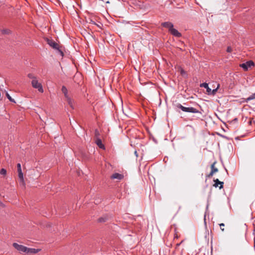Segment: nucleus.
<instances>
[{"label":"nucleus","mask_w":255,"mask_h":255,"mask_svg":"<svg viewBox=\"0 0 255 255\" xmlns=\"http://www.w3.org/2000/svg\"><path fill=\"white\" fill-rule=\"evenodd\" d=\"M200 87L206 89L207 93L208 95H210V93L211 92V89L209 87L208 84L207 83H203L201 84Z\"/></svg>","instance_id":"obj_13"},{"label":"nucleus","mask_w":255,"mask_h":255,"mask_svg":"<svg viewBox=\"0 0 255 255\" xmlns=\"http://www.w3.org/2000/svg\"><path fill=\"white\" fill-rule=\"evenodd\" d=\"M124 175L122 174H120V173H114L112 176H111V178L112 179H118V180H122V179L124 178Z\"/></svg>","instance_id":"obj_11"},{"label":"nucleus","mask_w":255,"mask_h":255,"mask_svg":"<svg viewBox=\"0 0 255 255\" xmlns=\"http://www.w3.org/2000/svg\"><path fill=\"white\" fill-rule=\"evenodd\" d=\"M134 154L136 155V157H137L138 155L136 151H134Z\"/></svg>","instance_id":"obj_28"},{"label":"nucleus","mask_w":255,"mask_h":255,"mask_svg":"<svg viewBox=\"0 0 255 255\" xmlns=\"http://www.w3.org/2000/svg\"><path fill=\"white\" fill-rule=\"evenodd\" d=\"M215 164H216V162H214L213 164H212L211 166V171L210 173L206 176L207 177L210 178V177H212L215 173L218 172V169H217V168L215 167Z\"/></svg>","instance_id":"obj_7"},{"label":"nucleus","mask_w":255,"mask_h":255,"mask_svg":"<svg viewBox=\"0 0 255 255\" xmlns=\"http://www.w3.org/2000/svg\"><path fill=\"white\" fill-rule=\"evenodd\" d=\"M66 101H67L68 104L69 105V106H70V107L72 109H74V101L71 99L70 97H68V98H66Z\"/></svg>","instance_id":"obj_14"},{"label":"nucleus","mask_w":255,"mask_h":255,"mask_svg":"<svg viewBox=\"0 0 255 255\" xmlns=\"http://www.w3.org/2000/svg\"><path fill=\"white\" fill-rule=\"evenodd\" d=\"M176 107L185 112L201 114V113L198 110L193 107H185L180 104H177Z\"/></svg>","instance_id":"obj_1"},{"label":"nucleus","mask_w":255,"mask_h":255,"mask_svg":"<svg viewBox=\"0 0 255 255\" xmlns=\"http://www.w3.org/2000/svg\"><path fill=\"white\" fill-rule=\"evenodd\" d=\"M232 51V49L230 46H228L227 48V52L230 53Z\"/></svg>","instance_id":"obj_24"},{"label":"nucleus","mask_w":255,"mask_h":255,"mask_svg":"<svg viewBox=\"0 0 255 255\" xmlns=\"http://www.w3.org/2000/svg\"><path fill=\"white\" fill-rule=\"evenodd\" d=\"M7 171L4 168H1L0 170V174L3 176H5L6 174Z\"/></svg>","instance_id":"obj_18"},{"label":"nucleus","mask_w":255,"mask_h":255,"mask_svg":"<svg viewBox=\"0 0 255 255\" xmlns=\"http://www.w3.org/2000/svg\"><path fill=\"white\" fill-rule=\"evenodd\" d=\"M47 44L50 46L51 47L55 49H57L58 50V52L60 53V55L63 56V52L59 49V45L54 41L47 39Z\"/></svg>","instance_id":"obj_4"},{"label":"nucleus","mask_w":255,"mask_h":255,"mask_svg":"<svg viewBox=\"0 0 255 255\" xmlns=\"http://www.w3.org/2000/svg\"><path fill=\"white\" fill-rule=\"evenodd\" d=\"M13 247L16 249L19 253H25L26 252L27 247L19 245L17 243H14L12 244Z\"/></svg>","instance_id":"obj_6"},{"label":"nucleus","mask_w":255,"mask_h":255,"mask_svg":"<svg viewBox=\"0 0 255 255\" xmlns=\"http://www.w3.org/2000/svg\"><path fill=\"white\" fill-rule=\"evenodd\" d=\"M99 221L100 222H105L106 221V219L103 218H101L99 219Z\"/></svg>","instance_id":"obj_26"},{"label":"nucleus","mask_w":255,"mask_h":255,"mask_svg":"<svg viewBox=\"0 0 255 255\" xmlns=\"http://www.w3.org/2000/svg\"><path fill=\"white\" fill-rule=\"evenodd\" d=\"M180 73L182 75H184L186 74V72L184 70L181 69L180 71Z\"/></svg>","instance_id":"obj_25"},{"label":"nucleus","mask_w":255,"mask_h":255,"mask_svg":"<svg viewBox=\"0 0 255 255\" xmlns=\"http://www.w3.org/2000/svg\"><path fill=\"white\" fill-rule=\"evenodd\" d=\"M254 65V62L252 60H250L246 62V63L241 64L240 65V67H242L245 71H247L249 68H251Z\"/></svg>","instance_id":"obj_5"},{"label":"nucleus","mask_w":255,"mask_h":255,"mask_svg":"<svg viewBox=\"0 0 255 255\" xmlns=\"http://www.w3.org/2000/svg\"><path fill=\"white\" fill-rule=\"evenodd\" d=\"M6 97L7 98V99L10 101V102H14L15 103V101L14 100V99H13L10 96V95H9V94L8 93H6Z\"/></svg>","instance_id":"obj_20"},{"label":"nucleus","mask_w":255,"mask_h":255,"mask_svg":"<svg viewBox=\"0 0 255 255\" xmlns=\"http://www.w3.org/2000/svg\"><path fill=\"white\" fill-rule=\"evenodd\" d=\"M27 76L29 78L32 79V80L34 78H36V77L31 73H29L27 75Z\"/></svg>","instance_id":"obj_22"},{"label":"nucleus","mask_w":255,"mask_h":255,"mask_svg":"<svg viewBox=\"0 0 255 255\" xmlns=\"http://www.w3.org/2000/svg\"><path fill=\"white\" fill-rule=\"evenodd\" d=\"M219 87V85H218V87L216 89H213V90H211V92L210 93V95H214L216 93V92L217 91V89Z\"/></svg>","instance_id":"obj_21"},{"label":"nucleus","mask_w":255,"mask_h":255,"mask_svg":"<svg viewBox=\"0 0 255 255\" xmlns=\"http://www.w3.org/2000/svg\"><path fill=\"white\" fill-rule=\"evenodd\" d=\"M61 90L63 93L64 94L65 98L69 97V96L68 95V90L66 87L64 86H62Z\"/></svg>","instance_id":"obj_17"},{"label":"nucleus","mask_w":255,"mask_h":255,"mask_svg":"<svg viewBox=\"0 0 255 255\" xmlns=\"http://www.w3.org/2000/svg\"><path fill=\"white\" fill-rule=\"evenodd\" d=\"M254 99H255V93L253 94L252 95H251L250 97H249L247 99H245L244 100V101H243V102H248L249 101H251V100H254Z\"/></svg>","instance_id":"obj_16"},{"label":"nucleus","mask_w":255,"mask_h":255,"mask_svg":"<svg viewBox=\"0 0 255 255\" xmlns=\"http://www.w3.org/2000/svg\"><path fill=\"white\" fill-rule=\"evenodd\" d=\"M0 207H4L3 204L2 202H1L0 201Z\"/></svg>","instance_id":"obj_27"},{"label":"nucleus","mask_w":255,"mask_h":255,"mask_svg":"<svg viewBox=\"0 0 255 255\" xmlns=\"http://www.w3.org/2000/svg\"><path fill=\"white\" fill-rule=\"evenodd\" d=\"M18 176L20 179V185L23 187H25V182L23 178V175L22 172L21 165L20 163L17 164Z\"/></svg>","instance_id":"obj_3"},{"label":"nucleus","mask_w":255,"mask_h":255,"mask_svg":"<svg viewBox=\"0 0 255 255\" xmlns=\"http://www.w3.org/2000/svg\"><path fill=\"white\" fill-rule=\"evenodd\" d=\"M96 143L100 148H105L104 145L102 143V140L100 139H97L96 140Z\"/></svg>","instance_id":"obj_15"},{"label":"nucleus","mask_w":255,"mask_h":255,"mask_svg":"<svg viewBox=\"0 0 255 255\" xmlns=\"http://www.w3.org/2000/svg\"><path fill=\"white\" fill-rule=\"evenodd\" d=\"M161 25L164 27L167 28L169 29V31L173 27V24L170 22H165L161 24Z\"/></svg>","instance_id":"obj_12"},{"label":"nucleus","mask_w":255,"mask_h":255,"mask_svg":"<svg viewBox=\"0 0 255 255\" xmlns=\"http://www.w3.org/2000/svg\"><path fill=\"white\" fill-rule=\"evenodd\" d=\"M40 251V249H33L27 248L26 254H35L38 253Z\"/></svg>","instance_id":"obj_10"},{"label":"nucleus","mask_w":255,"mask_h":255,"mask_svg":"<svg viewBox=\"0 0 255 255\" xmlns=\"http://www.w3.org/2000/svg\"><path fill=\"white\" fill-rule=\"evenodd\" d=\"M31 85L34 88L37 89L39 92L43 93L44 90L42 84L38 81L36 78L32 80Z\"/></svg>","instance_id":"obj_2"},{"label":"nucleus","mask_w":255,"mask_h":255,"mask_svg":"<svg viewBox=\"0 0 255 255\" xmlns=\"http://www.w3.org/2000/svg\"><path fill=\"white\" fill-rule=\"evenodd\" d=\"M169 32L172 35L177 37H180L181 36V34L177 30L174 28L173 27L170 29Z\"/></svg>","instance_id":"obj_8"},{"label":"nucleus","mask_w":255,"mask_h":255,"mask_svg":"<svg viewBox=\"0 0 255 255\" xmlns=\"http://www.w3.org/2000/svg\"><path fill=\"white\" fill-rule=\"evenodd\" d=\"M214 181L215 182L214 184L213 185V186L214 187H218L219 185H220V186L219 187L220 189H221L223 188V184H224L223 182H221V181H219L218 179L214 180Z\"/></svg>","instance_id":"obj_9"},{"label":"nucleus","mask_w":255,"mask_h":255,"mask_svg":"<svg viewBox=\"0 0 255 255\" xmlns=\"http://www.w3.org/2000/svg\"><path fill=\"white\" fill-rule=\"evenodd\" d=\"M10 30L8 29H4L1 30V33L3 34H8L10 33Z\"/></svg>","instance_id":"obj_19"},{"label":"nucleus","mask_w":255,"mask_h":255,"mask_svg":"<svg viewBox=\"0 0 255 255\" xmlns=\"http://www.w3.org/2000/svg\"><path fill=\"white\" fill-rule=\"evenodd\" d=\"M219 226L220 227V229L222 231H224V228H222L225 226V224L224 223H221L219 224Z\"/></svg>","instance_id":"obj_23"}]
</instances>
